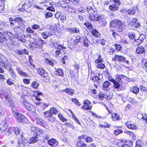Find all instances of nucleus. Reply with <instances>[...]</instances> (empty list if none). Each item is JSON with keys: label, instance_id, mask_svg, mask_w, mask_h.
I'll return each instance as SVG.
<instances>
[{"label": "nucleus", "instance_id": "nucleus-37", "mask_svg": "<svg viewBox=\"0 0 147 147\" xmlns=\"http://www.w3.org/2000/svg\"><path fill=\"white\" fill-rule=\"evenodd\" d=\"M69 32L71 33H77L79 32V30L77 28H70L69 29Z\"/></svg>", "mask_w": 147, "mask_h": 147}, {"label": "nucleus", "instance_id": "nucleus-43", "mask_svg": "<svg viewBox=\"0 0 147 147\" xmlns=\"http://www.w3.org/2000/svg\"><path fill=\"white\" fill-rule=\"evenodd\" d=\"M110 85V82L108 81H106L104 82L103 84V87L104 88H108Z\"/></svg>", "mask_w": 147, "mask_h": 147}, {"label": "nucleus", "instance_id": "nucleus-56", "mask_svg": "<svg viewBox=\"0 0 147 147\" xmlns=\"http://www.w3.org/2000/svg\"><path fill=\"white\" fill-rule=\"evenodd\" d=\"M13 131L16 134H18L20 133V128L18 127H13Z\"/></svg>", "mask_w": 147, "mask_h": 147}, {"label": "nucleus", "instance_id": "nucleus-57", "mask_svg": "<svg viewBox=\"0 0 147 147\" xmlns=\"http://www.w3.org/2000/svg\"><path fill=\"white\" fill-rule=\"evenodd\" d=\"M45 18L47 19L53 16V14L50 12H47L45 14Z\"/></svg>", "mask_w": 147, "mask_h": 147}, {"label": "nucleus", "instance_id": "nucleus-52", "mask_svg": "<svg viewBox=\"0 0 147 147\" xmlns=\"http://www.w3.org/2000/svg\"><path fill=\"white\" fill-rule=\"evenodd\" d=\"M102 62V60L101 58V56L99 55L98 58L95 61V62L96 63H101Z\"/></svg>", "mask_w": 147, "mask_h": 147}, {"label": "nucleus", "instance_id": "nucleus-1", "mask_svg": "<svg viewBox=\"0 0 147 147\" xmlns=\"http://www.w3.org/2000/svg\"><path fill=\"white\" fill-rule=\"evenodd\" d=\"M0 66L1 67H4L7 70L10 74L12 78L15 79L17 77L16 74L13 69L9 66V62L6 59H0Z\"/></svg>", "mask_w": 147, "mask_h": 147}, {"label": "nucleus", "instance_id": "nucleus-21", "mask_svg": "<svg viewBox=\"0 0 147 147\" xmlns=\"http://www.w3.org/2000/svg\"><path fill=\"white\" fill-rule=\"evenodd\" d=\"M21 101L22 103L24 105L26 109H27V108L30 106V105H32L30 103L27 102L24 98H22L21 99Z\"/></svg>", "mask_w": 147, "mask_h": 147}, {"label": "nucleus", "instance_id": "nucleus-50", "mask_svg": "<svg viewBox=\"0 0 147 147\" xmlns=\"http://www.w3.org/2000/svg\"><path fill=\"white\" fill-rule=\"evenodd\" d=\"M72 101L74 103L78 106H79L80 105V104L78 100L76 98H72L71 99Z\"/></svg>", "mask_w": 147, "mask_h": 147}, {"label": "nucleus", "instance_id": "nucleus-44", "mask_svg": "<svg viewBox=\"0 0 147 147\" xmlns=\"http://www.w3.org/2000/svg\"><path fill=\"white\" fill-rule=\"evenodd\" d=\"M26 144H25L22 142L20 141H18V144L17 145L18 147H25Z\"/></svg>", "mask_w": 147, "mask_h": 147}, {"label": "nucleus", "instance_id": "nucleus-38", "mask_svg": "<svg viewBox=\"0 0 147 147\" xmlns=\"http://www.w3.org/2000/svg\"><path fill=\"white\" fill-rule=\"evenodd\" d=\"M13 127H10L5 131V134L7 135H9L13 132Z\"/></svg>", "mask_w": 147, "mask_h": 147}, {"label": "nucleus", "instance_id": "nucleus-47", "mask_svg": "<svg viewBox=\"0 0 147 147\" xmlns=\"http://www.w3.org/2000/svg\"><path fill=\"white\" fill-rule=\"evenodd\" d=\"M58 116L59 119L63 122L67 121V119L64 118L63 116L61 114H59Z\"/></svg>", "mask_w": 147, "mask_h": 147}, {"label": "nucleus", "instance_id": "nucleus-24", "mask_svg": "<svg viewBox=\"0 0 147 147\" xmlns=\"http://www.w3.org/2000/svg\"><path fill=\"white\" fill-rule=\"evenodd\" d=\"M37 72L38 74L41 76L42 77L44 76L47 73L45 72V70L42 68H40L37 69Z\"/></svg>", "mask_w": 147, "mask_h": 147}, {"label": "nucleus", "instance_id": "nucleus-25", "mask_svg": "<svg viewBox=\"0 0 147 147\" xmlns=\"http://www.w3.org/2000/svg\"><path fill=\"white\" fill-rule=\"evenodd\" d=\"M34 136L32 137L30 139L29 143L33 144L36 142L38 140L39 137H37L36 136L34 135Z\"/></svg>", "mask_w": 147, "mask_h": 147}, {"label": "nucleus", "instance_id": "nucleus-18", "mask_svg": "<svg viewBox=\"0 0 147 147\" xmlns=\"http://www.w3.org/2000/svg\"><path fill=\"white\" fill-rule=\"evenodd\" d=\"M63 91L67 93L68 94L72 96L74 93V90L71 89L66 88Z\"/></svg>", "mask_w": 147, "mask_h": 147}, {"label": "nucleus", "instance_id": "nucleus-19", "mask_svg": "<svg viewBox=\"0 0 147 147\" xmlns=\"http://www.w3.org/2000/svg\"><path fill=\"white\" fill-rule=\"evenodd\" d=\"M77 147H86V144L82 140H78L77 142Z\"/></svg>", "mask_w": 147, "mask_h": 147}, {"label": "nucleus", "instance_id": "nucleus-23", "mask_svg": "<svg viewBox=\"0 0 147 147\" xmlns=\"http://www.w3.org/2000/svg\"><path fill=\"white\" fill-rule=\"evenodd\" d=\"M50 105L49 103L42 102L40 104V109L41 110H44Z\"/></svg>", "mask_w": 147, "mask_h": 147}, {"label": "nucleus", "instance_id": "nucleus-16", "mask_svg": "<svg viewBox=\"0 0 147 147\" xmlns=\"http://www.w3.org/2000/svg\"><path fill=\"white\" fill-rule=\"evenodd\" d=\"M138 20L136 18L132 19L130 22L129 23L128 25V27H131V28L132 29H134V24H135V22H136Z\"/></svg>", "mask_w": 147, "mask_h": 147}, {"label": "nucleus", "instance_id": "nucleus-17", "mask_svg": "<svg viewBox=\"0 0 147 147\" xmlns=\"http://www.w3.org/2000/svg\"><path fill=\"white\" fill-rule=\"evenodd\" d=\"M136 53L138 54H142L145 53V49L142 47H138L136 49Z\"/></svg>", "mask_w": 147, "mask_h": 147}, {"label": "nucleus", "instance_id": "nucleus-14", "mask_svg": "<svg viewBox=\"0 0 147 147\" xmlns=\"http://www.w3.org/2000/svg\"><path fill=\"white\" fill-rule=\"evenodd\" d=\"M49 144L51 146H56L58 145V142L54 139H51L48 141Z\"/></svg>", "mask_w": 147, "mask_h": 147}, {"label": "nucleus", "instance_id": "nucleus-5", "mask_svg": "<svg viewBox=\"0 0 147 147\" xmlns=\"http://www.w3.org/2000/svg\"><path fill=\"white\" fill-rule=\"evenodd\" d=\"M89 19L91 21H97L102 19V16L99 14L96 13H91L89 15Z\"/></svg>", "mask_w": 147, "mask_h": 147}, {"label": "nucleus", "instance_id": "nucleus-34", "mask_svg": "<svg viewBox=\"0 0 147 147\" xmlns=\"http://www.w3.org/2000/svg\"><path fill=\"white\" fill-rule=\"evenodd\" d=\"M5 35H6V37L10 38V39H12V36L13 34L10 32H8L7 31H5L4 32Z\"/></svg>", "mask_w": 147, "mask_h": 147}, {"label": "nucleus", "instance_id": "nucleus-63", "mask_svg": "<svg viewBox=\"0 0 147 147\" xmlns=\"http://www.w3.org/2000/svg\"><path fill=\"white\" fill-rule=\"evenodd\" d=\"M85 141L88 143H90L93 141V139L91 137L88 136L85 138Z\"/></svg>", "mask_w": 147, "mask_h": 147}, {"label": "nucleus", "instance_id": "nucleus-53", "mask_svg": "<svg viewBox=\"0 0 147 147\" xmlns=\"http://www.w3.org/2000/svg\"><path fill=\"white\" fill-rule=\"evenodd\" d=\"M87 10L89 13H92L94 12L93 8L90 6H89L87 7Z\"/></svg>", "mask_w": 147, "mask_h": 147}, {"label": "nucleus", "instance_id": "nucleus-27", "mask_svg": "<svg viewBox=\"0 0 147 147\" xmlns=\"http://www.w3.org/2000/svg\"><path fill=\"white\" fill-rule=\"evenodd\" d=\"M39 84L36 81H33L31 85V87L34 89H37Z\"/></svg>", "mask_w": 147, "mask_h": 147}, {"label": "nucleus", "instance_id": "nucleus-51", "mask_svg": "<svg viewBox=\"0 0 147 147\" xmlns=\"http://www.w3.org/2000/svg\"><path fill=\"white\" fill-rule=\"evenodd\" d=\"M127 13L129 15H132L135 13L134 8H131L127 11Z\"/></svg>", "mask_w": 147, "mask_h": 147}, {"label": "nucleus", "instance_id": "nucleus-13", "mask_svg": "<svg viewBox=\"0 0 147 147\" xmlns=\"http://www.w3.org/2000/svg\"><path fill=\"white\" fill-rule=\"evenodd\" d=\"M16 70L18 72V73L22 76L26 77L28 76V74L25 72H23L19 67L16 66Z\"/></svg>", "mask_w": 147, "mask_h": 147}, {"label": "nucleus", "instance_id": "nucleus-20", "mask_svg": "<svg viewBox=\"0 0 147 147\" xmlns=\"http://www.w3.org/2000/svg\"><path fill=\"white\" fill-rule=\"evenodd\" d=\"M15 23H18L19 24H24V21L20 17H16L15 18Z\"/></svg>", "mask_w": 147, "mask_h": 147}, {"label": "nucleus", "instance_id": "nucleus-2", "mask_svg": "<svg viewBox=\"0 0 147 147\" xmlns=\"http://www.w3.org/2000/svg\"><path fill=\"white\" fill-rule=\"evenodd\" d=\"M0 96L1 98L4 99V102L6 106L11 107L12 111V109L15 110L14 108V104L11 99L10 98L9 95L7 92L3 91V92L0 94Z\"/></svg>", "mask_w": 147, "mask_h": 147}, {"label": "nucleus", "instance_id": "nucleus-4", "mask_svg": "<svg viewBox=\"0 0 147 147\" xmlns=\"http://www.w3.org/2000/svg\"><path fill=\"white\" fill-rule=\"evenodd\" d=\"M30 130L32 134H33V135L36 136L37 137L39 136L40 134H42L43 133L42 130L34 127H31Z\"/></svg>", "mask_w": 147, "mask_h": 147}, {"label": "nucleus", "instance_id": "nucleus-26", "mask_svg": "<svg viewBox=\"0 0 147 147\" xmlns=\"http://www.w3.org/2000/svg\"><path fill=\"white\" fill-rule=\"evenodd\" d=\"M109 8L111 11H115L118 9L119 7L115 4H113L109 6Z\"/></svg>", "mask_w": 147, "mask_h": 147}, {"label": "nucleus", "instance_id": "nucleus-31", "mask_svg": "<svg viewBox=\"0 0 147 147\" xmlns=\"http://www.w3.org/2000/svg\"><path fill=\"white\" fill-rule=\"evenodd\" d=\"M124 133H125L127 134V135H128L131 137L133 139H135L136 138V136L135 134L134 133L131 131H125L124 132Z\"/></svg>", "mask_w": 147, "mask_h": 147}, {"label": "nucleus", "instance_id": "nucleus-46", "mask_svg": "<svg viewBox=\"0 0 147 147\" xmlns=\"http://www.w3.org/2000/svg\"><path fill=\"white\" fill-rule=\"evenodd\" d=\"M44 76H43L42 77L44 78V81L46 82H48L49 81L50 79L49 76H48V74L46 73L45 74Z\"/></svg>", "mask_w": 147, "mask_h": 147}, {"label": "nucleus", "instance_id": "nucleus-9", "mask_svg": "<svg viewBox=\"0 0 147 147\" xmlns=\"http://www.w3.org/2000/svg\"><path fill=\"white\" fill-rule=\"evenodd\" d=\"M14 34L17 36L22 35L23 29L20 27L16 26L14 28Z\"/></svg>", "mask_w": 147, "mask_h": 147}, {"label": "nucleus", "instance_id": "nucleus-58", "mask_svg": "<svg viewBox=\"0 0 147 147\" xmlns=\"http://www.w3.org/2000/svg\"><path fill=\"white\" fill-rule=\"evenodd\" d=\"M146 36L143 34H141L138 38L139 39L141 40V41L142 42H143Z\"/></svg>", "mask_w": 147, "mask_h": 147}, {"label": "nucleus", "instance_id": "nucleus-41", "mask_svg": "<svg viewBox=\"0 0 147 147\" xmlns=\"http://www.w3.org/2000/svg\"><path fill=\"white\" fill-rule=\"evenodd\" d=\"M30 105L26 109L30 111L34 112L35 111L34 107L32 105Z\"/></svg>", "mask_w": 147, "mask_h": 147}, {"label": "nucleus", "instance_id": "nucleus-8", "mask_svg": "<svg viewBox=\"0 0 147 147\" xmlns=\"http://www.w3.org/2000/svg\"><path fill=\"white\" fill-rule=\"evenodd\" d=\"M65 9L69 12L73 13H76V10L74 7L71 5H68L67 6L63 7Z\"/></svg>", "mask_w": 147, "mask_h": 147}, {"label": "nucleus", "instance_id": "nucleus-55", "mask_svg": "<svg viewBox=\"0 0 147 147\" xmlns=\"http://www.w3.org/2000/svg\"><path fill=\"white\" fill-rule=\"evenodd\" d=\"M88 40L86 38H84L83 40V43L85 47H87L88 46Z\"/></svg>", "mask_w": 147, "mask_h": 147}, {"label": "nucleus", "instance_id": "nucleus-42", "mask_svg": "<svg viewBox=\"0 0 147 147\" xmlns=\"http://www.w3.org/2000/svg\"><path fill=\"white\" fill-rule=\"evenodd\" d=\"M124 76L123 75H119L116 78V80L120 83H122L121 78L124 77Z\"/></svg>", "mask_w": 147, "mask_h": 147}, {"label": "nucleus", "instance_id": "nucleus-30", "mask_svg": "<svg viewBox=\"0 0 147 147\" xmlns=\"http://www.w3.org/2000/svg\"><path fill=\"white\" fill-rule=\"evenodd\" d=\"M43 114H44V117L45 118H47L51 117L52 116V115L49 110L44 112Z\"/></svg>", "mask_w": 147, "mask_h": 147}, {"label": "nucleus", "instance_id": "nucleus-64", "mask_svg": "<svg viewBox=\"0 0 147 147\" xmlns=\"http://www.w3.org/2000/svg\"><path fill=\"white\" fill-rule=\"evenodd\" d=\"M67 59L68 57L67 56H63L61 60L62 63L63 64H65V61L67 60Z\"/></svg>", "mask_w": 147, "mask_h": 147}, {"label": "nucleus", "instance_id": "nucleus-45", "mask_svg": "<svg viewBox=\"0 0 147 147\" xmlns=\"http://www.w3.org/2000/svg\"><path fill=\"white\" fill-rule=\"evenodd\" d=\"M21 138L22 140L21 142H23L25 144H27L28 143V141L27 138H25L23 135H21Z\"/></svg>", "mask_w": 147, "mask_h": 147}, {"label": "nucleus", "instance_id": "nucleus-7", "mask_svg": "<svg viewBox=\"0 0 147 147\" xmlns=\"http://www.w3.org/2000/svg\"><path fill=\"white\" fill-rule=\"evenodd\" d=\"M43 96V93L41 92L37 91L35 92L34 94V96L35 97V99L37 101H40L42 100L41 98Z\"/></svg>", "mask_w": 147, "mask_h": 147}, {"label": "nucleus", "instance_id": "nucleus-39", "mask_svg": "<svg viewBox=\"0 0 147 147\" xmlns=\"http://www.w3.org/2000/svg\"><path fill=\"white\" fill-rule=\"evenodd\" d=\"M56 72L57 73V74L59 76H64V73L62 69L59 68L56 70Z\"/></svg>", "mask_w": 147, "mask_h": 147}, {"label": "nucleus", "instance_id": "nucleus-59", "mask_svg": "<svg viewBox=\"0 0 147 147\" xmlns=\"http://www.w3.org/2000/svg\"><path fill=\"white\" fill-rule=\"evenodd\" d=\"M45 61L46 63H48L50 65H51L52 66H54V63L51 60H49L48 59H45Z\"/></svg>", "mask_w": 147, "mask_h": 147}, {"label": "nucleus", "instance_id": "nucleus-11", "mask_svg": "<svg viewBox=\"0 0 147 147\" xmlns=\"http://www.w3.org/2000/svg\"><path fill=\"white\" fill-rule=\"evenodd\" d=\"M53 45L54 48L57 50H62L63 51H64L65 48L63 45H59L57 42H54Z\"/></svg>", "mask_w": 147, "mask_h": 147}, {"label": "nucleus", "instance_id": "nucleus-62", "mask_svg": "<svg viewBox=\"0 0 147 147\" xmlns=\"http://www.w3.org/2000/svg\"><path fill=\"white\" fill-rule=\"evenodd\" d=\"M0 38L4 39L5 40H7V38L6 37L5 33L3 34L2 32H0Z\"/></svg>", "mask_w": 147, "mask_h": 147}, {"label": "nucleus", "instance_id": "nucleus-3", "mask_svg": "<svg viewBox=\"0 0 147 147\" xmlns=\"http://www.w3.org/2000/svg\"><path fill=\"white\" fill-rule=\"evenodd\" d=\"M12 113L14 116L16 117V119L20 122H24L26 118L21 113H19L18 111L12 109Z\"/></svg>", "mask_w": 147, "mask_h": 147}, {"label": "nucleus", "instance_id": "nucleus-15", "mask_svg": "<svg viewBox=\"0 0 147 147\" xmlns=\"http://www.w3.org/2000/svg\"><path fill=\"white\" fill-rule=\"evenodd\" d=\"M125 125L129 129L133 130H136L137 129V127L135 125L129 124L128 122L125 123Z\"/></svg>", "mask_w": 147, "mask_h": 147}, {"label": "nucleus", "instance_id": "nucleus-28", "mask_svg": "<svg viewBox=\"0 0 147 147\" xmlns=\"http://www.w3.org/2000/svg\"><path fill=\"white\" fill-rule=\"evenodd\" d=\"M111 117L112 120L114 121L118 120L120 119L119 115L115 113L112 114Z\"/></svg>", "mask_w": 147, "mask_h": 147}, {"label": "nucleus", "instance_id": "nucleus-6", "mask_svg": "<svg viewBox=\"0 0 147 147\" xmlns=\"http://www.w3.org/2000/svg\"><path fill=\"white\" fill-rule=\"evenodd\" d=\"M110 24L112 26L114 27L115 28L117 27L122 26L123 23L121 21L116 20L111 22Z\"/></svg>", "mask_w": 147, "mask_h": 147}, {"label": "nucleus", "instance_id": "nucleus-22", "mask_svg": "<svg viewBox=\"0 0 147 147\" xmlns=\"http://www.w3.org/2000/svg\"><path fill=\"white\" fill-rule=\"evenodd\" d=\"M17 53L20 55H22L24 54H28V51L26 49H23L21 50H17Z\"/></svg>", "mask_w": 147, "mask_h": 147}, {"label": "nucleus", "instance_id": "nucleus-35", "mask_svg": "<svg viewBox=\"0 0 147 147\" xmlns=\"http://www.w3.org/2000/svg\"><path fill=\"white\" fill-rule=\"evenodd\" d=\"M49 110L52 115L53 114H57L58 113V111L57 109L53 107L51 108Z\"/></svg>", "mask_w": 147, "mask_h": 147}, {"label": "nucleus", "instance_id": "nucleus-60", "mask_svg": "<svg viewBox=\"0 0 147 147\" xmlns=\"http://www.w3.org/2000/svg\"><path fill=\"white\" fill-rule=\"evenodd\" d=\"M123 132V131L120 129H117L114 131V133L115 135H118Z\"/></svg>", "mask_w": 147, "mask_h": 147}, {"label": "nucleus", "instance_id": "nucleus-49", "mask_svg": "<svg viewBox=\"0 0 147 147\" xmlns=\"http://www.w3.org/2000/svg\"><path fill=\"white\" fill-rule=\"evenodd\" d=\"M26 31L29 33L32 34L33 35L36 34L34 32V30H32L30 28L28 27L26 29Z\"/></svg>", "mask_w": 147, "mask_h": 147}, {"label": "nucleus", "instance_id": "nucleus-10", "mask_svg": "<svg viewBox=\"0 0 147 147\" xmlns=\"http://www.w3.org/2000/svg\"><path fill=\"white\" fill-rule=\"evenodd\" d=\"M125 58L124 57L119 55H115L114 58L113 59V61H118L120 62H125Z\"/></svg>", "mask_w": 147, "mask_h": 147}, {"label": "nucleus", "instance_id": "nucleus-40", "mask_svg": "<svg viewBox=\"0 0 147 147\" xmlns=\"http://www.w3.org/2000/svg\"><path fill=\"white\" fill-rule=\"evenodd\" d=\"M114 84V87L116 88H118L121 86L120 84L121 83H120L118 82V81L115 80V82H113Z\"/></svg>", "mask_w": 147, "mask_h": 147}, {"label": "nucleus", "instance_id": "nucleus-32", "mask_svg": "<svg viewBox=\"0 0 147 147\" xmlns=\"http://www.w3.org/2000/svg\"><path fill=\"white\" fill-rule=\"evenodd\" d=\"M92 35L96 38L100 36V34L96 29L93 30L92 31Z\"/></svg>", "mask_w": 147, "mask_h": 147}, {"label": "nucleus", "instance_id": "nucleus-61", "mask_svg": "<svg viewBox=\"0 0 147 147\" xmlns=\"http://www.w3.org/2000/svg\"><path fill=\"white\" fill-rule=\"evenodd\" d=\"M105 65L103 63L98 64L97 65V67L98 68L103 69L105 67Z\"/></svg>", "mask_w": 147, "mask_h": 147}, {"label": "nucleus", "instance_id": "nucleus-33", "mask_svg": "<svg viewBox=\"0 0 147 147\" xmlns=\"http://www.w3.org/2000/svg\"><path fill=\"white\" fill-rule=\"evenodd\" d=\"M92 108V105L85 104L82 107V108L83 109L86 110H90Z\"/></svg>", "mask_w": 147, "mask_h": 147}, {"label": "nucleus", "instance_id": "nucleus-48", "mask_svg": "<svg viewBox=\"0 0 147 147\" xmlns=\"http://www.w3.org/2000/svg\"><path fill=\"white\" fill-rule=\"evenodd\" d=\"M9 21L10 22V24L11 25V26H13L14 25L15 23V20L14 18H10L9 19Z\"/></svg>", "mask_w": 147, "mask_h": 147}, {"label": "nucleus", "instance_id": "nucleus-12", "mask_svg": "<svg viewBox=\"0 0 147 147\" xmlns=\"http://www.w3.org/2000/svg\"><path fill=\"white\" fill-rule=\"evenodd\" d=\"M52 35L53 33L52 32L47 31H45L41 33V36L42 37L45 39L51 36Z\"/></svg>", "mask_w": 147, "mask_h": 147}, {"label": "nucleus", "instance_id": "nucleus-36", "mask_svg": "<svg viewBox=\"0 0 147 147\" xmlns=\"http://www.w3.org/2000/svg\"><path fill=\"white\" fill-rule=\"evenodd\" d=\"M36 120L37 124L42 125H43L44 121L42 119L37 118H36Z\"/></svg>", "mask_w": 147, "mask_h": 147}, {"label": "nucleus", "instance_id": "nucleus-54", "mask_svg": "<svg viewBox=\"0 0 147 147\" xmlns=\"http://www.w3.org/2000/svg\"><path fill=\"white\" fill-rule=\"evenodd\" d=\"M84 25L86 26L89 29H92L93 27L92 25L91 24L87 22H85L84 24Z\"/></svg>", "mask_w": 147, "mask_h": 147}, {"label": "nucleus", "instance_id": "nucleus-29", "mask_svg": "<svg viewBox=\"0 0 147 147\" xmlns=\"http://www.w3.org/2000/svg\"><path fill=\"white\" fill-rule=\"evenodd\" d=\"M130 90L133 93L137 94L139 92V89L137 87L134 86L131 88Z\"/></svg>", "mask_w": 147, "mask_h": 147}]
</instances>
